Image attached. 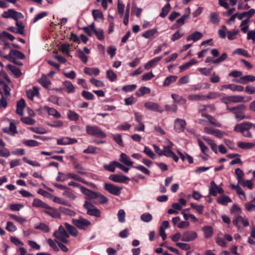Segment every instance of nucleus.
<instances>
[{"label": "nucleus", "mask_w": 255, "mask_h": 255, "mask_svg": "<svg viewBox=\"0 0 255 255\" xmlns=\"http://www.w3.org/2000/svg\"><path fill=\"white\" fill-rule=\"evenodd\" d=\"M23 143L27 146H31V147H34V146H37L39 145V143L38 142H37L36 140H24L23 141Z\"/></svg>", "instance_id": "nucleus-61"}, {"label": "nucleus", "mask_w": 255, "mask_h": 255, "mask_svg": "<svg viewBox=\"0 0 255 255\" xmlns=\"http://www.w3.org/2000/svg\"><path fill=\"white\" fill-rule=\"evenodd\" d=\"M21 121L28 125H33L35 123V121L34 119L28 117L21 118Z\"/></svg>", "instance_id": "nucleus-57"}, {"label": "nucleus", "mask_w": 255, "mask_h": 255, "mask_svg": "<svg viewBox=\"0 0 255 255\" xmlns=\"http://www.w3.org/2000/svg\"><path fill=\"white\" fill-rule=\"evenodd\" d=\"M77 142V140L76 138H71L68 137H64L57 139V144L58 145H68Z\"/></svg>", "instance_id": "nucleus-16"}, {"label": "nucleus", "mask_w": 255, "mask_h": 255, "mask_svg": "<svg viewBox=\"0 0 255 255\" xmlns=\"http://www.w3.org/2000/svg\"><path fill=\"white\" fill-rule=\"evenodd\" d=\"M255 13V10L254 9H251L248 11L244 12L243 13H240L238 15V18L239 19L241 20L244 17L247 16L249 19L250 17H251Z\"/></svg>", "instance_id": "nucleus-28"}, {"label": "nucleus", "mask_w": 255, "mask_h": 255, "mask_svg": "<svg viewBox=\"0 0 255 255\" xmlns=\"http://www.w3.org/2000/svg\"><path fill=\"white\" fill-rule=\"evenodd\" d=\"M162 58V57H156L154 59L150 60L144 65V68L146 70H149L151 68H152L156 65L157 63Z\"/></svg>", "instance_id": "nucleus-21"}, {"label": "nucleus", "mask_w": 255, "mask_h": 255, "mask_svg": "<svg viewBox=\"0 0 255 255\" xmlns=\"http://www.w3.org/2000/svg\"><path fill=\"white\" fill-rule=\"evenodd\" d=\"M217 202L222 205H226L228 203L232 202V200L229 196L223 195L217 199Z\"/></svg>", "instance_id": "nucleus-29"}, {"label": "nucleus", "mask_w": 255, "mask_h": 255, "mask_svg": "<svg viewBox=\"0 0 255 255\" xmlns=\"http://www.w3.org/2000/svg\"><path fill=\"white\" fill-rule=\"evenodd\" d=\"M86 133L92 136L99 138H105L106 134L98 126L88 125L86 127Z\"/></svg>", "instance_id": "nucleus-2"}, {"label": "nucleus", "mask_w": 255, "mask_h": 255, "mask_svg": "<svg viewBox=\"0 0 255 255\" xmlns=\"http://www.w3.org/2000/svg\"><path fill=\"white\" fill-rule=\"evenodd\" d=\"M114 140L121 146H124L122 135L120 134H115L113 135Z\"/></svg>", "instance_id": "nucleus-58"}, {"label": "nucleus", "mask_w": 255, "mask_h": 255, "mask_svg": "<svg viewBox=\"0 0 255 255\" xmlns=\"http://www.w3.org/2000/svg\"><path fill=\"white\" fill-rule=\"evenodd\" d=\"M104 188L109 193L116 196H119L121 194V191L122 189V187L110 183H105L104 184Z\"/></svg>", "instance_id": "nucleus-8"}, {"label": "nucleus", "mask_w": 255, "mask_h": 255, "mask_svg": "<svg viewBox=\"0 0 255 255\" xmlns=\"http://www.w3.org/2000/svg\"><path fill=\"white\" fill-rule=\"evenodd\" d=\"M9 216L10 217V218L15 220V221L17 222L20 224H22L26 221V219L25 218H23L22 217L17 216L15 215L9 214Z\"/></svg>", "instance_id": "nucleus-55"}, {"label": "nucleus", "mask_w": 255, "mask_h": 255, "mask_svg": "<svg viewBox=\"0 0 255 255\" xmlns=\"http://www.w3.org/2000/svg\"><path fill=\"white\" fill-rule=\"evenodd\" d=\"M95 200H97L96 201H93V203L95 204H98V203L104 204L108 202V199L104 196L98 192H97Z\"/></svg>", "instance_id": "nucleus-31"}, {"label": "nucleus", "mask_w": 255, "mask_h": 255, "mask_svg": "<svg viewBox=\"0 0 255 255\" xmlns=\"http://www.w3.org/2000/svg\"><path fill=\"white\" fill-rule=\"evenodd\" d=\"M6 67L16 78L21 76V72L18 68L10 64L7 65Z\"/></svg>", "instance_id": "nucleus-19"}, {"label": "nucleus", "mask_w": 255, "mask_h": 255, "mask_svg": "<svg viewBox=\"0 0 255 255\" xmlns=\"http://www.w3.org/2000/svg\"><path fill=\"white\" fill-rule=\"evenodd\" d=\"M197 236V234L195 231H187L183 233L181 240L183 242H189L195 240Z\"/></svg>", "instance_id": "nucleus-9"}, {"label": "nucleus", "mask_w": 255, "mask_h": 255, "mask_svg": "<svg viewBox=\"0 0 255 255\" xmlns=\"http://www.w3.org/2000/svg\"><path fill=\"white\" fill-rule=\"evenodd\" d=\"M109 179L112 181L117 183H128L129 178L123 175L112 174L110 176Z\"/></svg>", "instance_id": "nucleus-13"}, {"label": "nucleus", "mask_w": 255, "mask_h": 255, "mask_svg": "<svg viewBox=\"0 0 255 255\" xmlns=\"http://www.w3.org/2000/svg\"><path fill=\"white\" fill-rule=\"evenodd\" d=\"M44 212L53 218H60V212L56 209L47 205L44 210Z\"/></svg>", "instance_id": "nucleus-11"}, {"label": "nucleus", "mask_w": 255, "mask_h": 255, "mask_svg": "<svg viewBox=\"0 0 255 255\" xmlns=\"http://www.w3.org/2000/svg\"><path fill=\"white\" fill-rule=\"evenodd\" d=\"M39 94V89L36 87H34L32 89H29L26 91L27 97L31 100H33L34 96H38Z\"/></svg>", "instance_id": "nucleus-22"}, {"label": "nucleus", "mask_w": 255, "mask_h": 255, "mask_svg": "<svg viewBox=\"0 0 255 255\" xmlns=\"http://www.w3.org/2000/svg\"><path fill=\"white\" fill-rule=\"evenodd\" d=\"M40 83L45 88L48 87L51 85V82L48 80L46 76H42L40 80Z\"/></svg>", "instance_id": "nucleus-63"}, {"label": "nucleus", "mask_w": 255, "mask_h": 255, "mask_svg": "<svg viewBox=\"0 0 255 255\" xmlns=\"http://www.w3.org/2000/svg\"><path fill=\"white\" fill-rule=\"evenodd\" d=\"M47 206V204L38 199H34L32 202V206L37 208H42L45 209Z\"/></svg>", "instance_id": "nucleus-32"}, {"label": "nucleus", "mask_w": 255, "mask_h": 255, "mask_svg": "<svg viewBox=\"0 0 255 255\" xmlns=\"http://www.w3.org/2000/svg\"><path fill=\"white\" fill-rule=\"evenodd\" d=\"M63 195L73 200L76 198V196L72 192L71 189L68 187L64 190V192L63 193Z\"/></svg>", "instance_id": "nucleus-38"}, {"label": "nucleus", "mask_w": 255, "mask_h": 255, "mask_svg": "<svg viewBox=\"0 0 255 255\" xmlns=\"http://www.w3.org/2000/svg\"><path fill=\"white\" fill-rule=\"evenodd\" d=\"M239 33V30H234L227 31V37L229 40H233L236 38V35Z\"/></svg>", "instance_id": "nucleus-60"}, {"label": "nucleus", "mask_w": 255, "mask_h": 255, "mask_svg": "<svg viewBox=\"0 0 255 255\" xmlns=\"http://www.w3.org/2000/svg\"><path fill=\"white\" fill-rule=\"evenodd\" d=\"M156 32L157 29L156 28H153L145 31L143 33L142 36L145 38H149Z\"/></svg>", "instance_id": "nucleus-53"}, {"label": "nucleus", "mask_w": 255, "mask_h": 255, "mask_svg": "<svg viewBox=\"0 0 255 255\" xmlns=\"http://www.w3.org/2000/svg\"><path fill=\"white\" fill-rule=\"evenodd\" d=\"M59 210L63 214L71 217L74 216L76 215L75 212L73 211L63 207H59Z\"/></svg>", "instance_id": "nucleus-44"}, {"label": "nucleus", "mask_w": 255, "mask_h": 255, "mask_svg": "<svg viewBox=\"0 0 255 255\" xmlns=\"http://www.w3.org/2000/svg\"><path fill=\"white\" fill-rule=\"evenodd\" d=\"M53 236L62 243L68 242V238L69 237V235L62 225H60L58 229L53 233Z\"/></svg>", "instance_id": "nucleus-4"}, {"label": "nucleus", "mask_w": 255, "mask_h": 255, "mask_svg": "<svg viewBox=\"0 0 255 255\" xmlns=\"http://www.w3.org/2000/svg\"><path fill=\"white\" fill-rule=\"evenodd\" d=\"M170 9V5L169 3H167L162 8L160 16L164 17L168 14Z\"/></svg>", "instance_id": "nucleus-52"}, {"label": "nucleus", "mask_w": 255, "mask_h": 255, "mask_svg": "<svg viewBox=\"0 0 255 255\" xmlns=\"http://www.w3.org/2000/svg\"><path fill=\"white\" fill-rule=\"evenodd\" d=\"M1 16L3 18H11L17 21L18 19L23 18V15L19 12L16 11L12 9H9L7 11H4L1 14Z\"/></svg>", "instance_id": "nucleus-6"}, {"label": "nucleus", "mask_w": 255, "mask_h": 255, "mask_svg": "<svg viewBox=\"0 0 255 255\" xmlns=\"http://www.w3.org/2000/svg\"><path fill=\"white\" fill-rule=\"evenodd\" d=\"M63 85L66 89L68 93H73L75 92V87L72 83L69 81H65L63 83Z\"/></svg>", "instance_id": "nucleus-27"}, {"label": "nucleus", "mask_w": 255, "mask_h": 255, "mask_svg": "<svg viewBox=\"0 0 255 255\" xmlns=\"http://www.w3.org/2000/svg\"><path fill=\"white\" fill-rule=\"evenodd\" d=\"M16 25L18 28V34L24 35V25L22 22L18 21V20L16 21Z\"/></svg>", "instance_id": "nucleus-51"}, {"label": "nucleus", "mask_w": 255, "mask_h": 255, "mask_svg": "<svg viewBox=\"0 0 255 255\" xmlns=\"http://www.w3.org/2000/svg\"><path fill=\"white\" fill-rule=\"evenodd\" d=\"M140 219L144 222H149L152 220V216L150 213H146L141 215Z\"/></svg>", "instance_id": "nucleus-54"}, {"label": "nucleus", "mask_w": 255, "mask_h": 255, "mask_svg": "<svg viewBox=\"0 0 255 255\" xmlns=\"http://www.w3.org/2000/svg\"><path fill=\"white\" fill-rule=\"evenodd\" d=\"M81 192L85 195L86 200H95L97 192L93 191L84 187H80Z\"/></svg>", "instance_id": "nucleus-12"}, {"label": "nucleus", "mask_w": 255, "mask_h": 255, "mask_svg": "<svg viewBox=\"0 0 255 255\" xmlns=\"http://www.w3.org/2000/svg\"><path fill=\"white\" fill-rule=\"evenodd\" d=\"M204 232V237L206 238H210L213 234V228L210 226H204L202 228Z\"/></svg>", "instance_id": "nucleus-25"}, {"label": "nucleus", "mask_w": 255, "mask_h": 255, "mask_svg": "<svg viewBox=\"0 0 255 255\" xmlns=\"http://www.w3.org/2000/svg\"><path fill=\"white\" fill-rule=\"evenodd\" d=\"M116 161H114L111 162L109 164H105L104 165V168L108 171L110 172H114L115 171L116 164L114 163Z\"/></svg>", "instance_id": "nucleus-59"}, {"label": "nucleus", "mask_w": 255, "mask_h": 255, "mask_svg": "<svg viewBox=\"0 0 255 255\" xmlns=\"http://www.w3.org/2000/svg\"><path fill=\"white\" fill-rule=\"evenodd\" d=\"M238 146L241 148L248 149L253 148L255 146V144L252 142H239Z\"/></svg>", "instance_id": "nucleus-34"}, {"label": "nucleus", "mask_w": 255, "mask_h": 255, "mask_svg": "<svg viewBox=\"0 0 255 255\" xmlns=\"http://www.w3.org/2000/svg\"><path fill=\"white\" fill-rule=\"evenodd\" d=\"M150 89L146 87H142L139 88L136 92L135 95L137 97H141L144 94H149Z\"/></svg>", "instance_id": "nucleus-39"}, {"label": "nucleus", "mask_w": 255, "mask_h": 255, "mask_svg": "<svg viewBox=\"0 0 255 255\" xmlns=\"http://www.w3.org/2000/svg\"><path fill=\"white\" fill-rule=\"evenodd\" d=\"M25 107V103L23 99H20L17 102L16 113L22 116L23 114V109Z\"/></svg>", "instance_id": "nucleus-18"}, {"label": "nucleus", "mask_w": 255, "mask_h": 255, "mask_svg": "<svg viewBox=\"0 0 255 255\" xmlns=\"http://www.w3.org/2000/svg\"><path fill=\"white\" fill-rule=\"evenodd\" d=\"M84 72L85 73L92 75H94L95 76L98 75L100 73V70L97 68H88L86 67L84 69Z\"/></svg>", "instance_id": "nucleus-30"}, {"label": "nucleus", "mask_w": 255, "mask_h": 255, "mask_svg": "<svg viewBox=\"0 0 255 255\" xmlns=\"http://www.w3.org/2000/svg\"><path fill=\"white\" fill-rule=\"evenodd\" d=\"M106 76L107 78L112 82L116 81L117 78L116 74L112 70L107 71Z\"/></svg>", "instance_id": "nucleus-41"}, {"label": "nucleus", "mask_w": 255, "mask_h": 255, "mask_svg": "<svg viewBox=\"0 0 255 255\" xmlns=\"http://www.w3.org/2000/svg\"><path fill=\"white\" fill-rule=\"evenodd\" d=\"M255 130V125L250 122H244L237 125L234 128V130L241 132L243 136L248 138L252 137L251 129Z\"/></svg>", "instance_id": "nucleus-1"}, {"label": "nucleus", "mask_w": 255, "mask_h": 255, "mask_svg": "<svg viewBox=\"0 0 255 255\" xmlns=\"http://www.w3.org/2000/svg\"><path fill=\"white\" fill-rule=\"evenodd\" d=\"M186 122L184 120L177 119L174 122V129L177 132H181L185 128Z\"/></svg>", "instance_id": "nucleus-14"}, {"label": "nucleus", "mask_w": 255, "mask_h": 255, "mask_svg": "<svg viewBox=\"0 0 255 255\" xmlns=\"http://www.w3.org/2000/svg\"><path fill=\"white\" fill-rule=\"evenodd\" d=\"M120 161L128 166H131L133 164V162L130 160L129 157L124 153L121 154Z\"/></svg>", "instance_id": "nucleus-26"}, {"label": "nucleus", "mask_w": 255, "mask_h": 255, "mask_svg": "<svg viewBox=\"0 0 255 255\" xmlns=\"http://www.w3.org/2000/svg\"><path fill=\"white\" fill-rule=\"evenodd\" d=\"M202 116L206 117L208 119L207 123H209L210 124L215 125L217 127H220L221 125L217 123L215 118L212 116L208 114H202Z\"/></svg>", "instance_id": "nucleus-33"}, {"label": "nucleus", "mask_w": 255, "mask_h": 255, "mask_svg": "<svg viewBox=\"0 0 255 255\" xmlns=\"http://www.w3.org/2000/svg\"><path fill=\"white\" fill-rule=\"evenodd\" d=\"M204 98V95L199 94H190L188 96V99L191 101H203Z\"/></svg>", "instance_id": "nucleus-40"}, {"label": "nucleus", "mask_w": 255, "mask_h": 255, "mask_svg": "<svg viewBox=\"0 0 255 255\" xmlns=\"http://www.w3.org/2000/svg\"><path fill=\"white\" fill-rule=\"evenodd\" d=\"M72 223L80 230H85L91 226V222L85 218L80 217L78 219H72Z\"/></svg>", "instance_id": "nucleus-5"}, {"label": "nucleus", "mask_w": 255, "mask_h": 255, "mask_svg": "<svg viewBox=\"0 0 255 255\" xmlns=\"http://www.w3.org/2000/svg\"><path fill=\"white\" fill-rule=\"evenodd\" d=\"M184 35V33L180 30L177 31L175 33H174L171 37V40L173 41H175L179 39H180L181 37Z\"/></svg>", "instance_id": "nucleus-64"}, {"label": "nucleus", "mask_w": 255, "mask_h": 255, "mask_svg": "<svg viewBox=\"0 0 255 255\" xmlns=\"http://www.w3.org/2000/svg\"><path fill=\"white\" fill-rule=\"evenodd\" d=\"M64 225L68 232L69 235H71L73 237H77L78 236V232L75 227L67 223H65Z\"/></svg>", "instance_id": "nucleus-20"}, {"label": "nucleus", "mask_w": 255, "mask_h": 255, "mask_svg": "<svg viewBox=\"0 0 255 255\" xmlns=\"http://www.w3.org/2000/svg\"><path fill=\"white\" fill-rule=\"evenodd\" d=\"M203 37V34L198 31H195L189 35L186 38L187 41H196Z\"/></svg>", "instance_id": "nucleus-24"}, {"label": "nucleus", "mask_w": 255, "mask_h": 255, "mask_svg": "<svg viewBox=\"0 0 255 255\" xmlns=\"http://www.w3.org/2000/svg\"><path fill=\"white\" fill-rule=\"evenodd\" d=\"M83 207L87 210V215L96 217H100L101 211L90 201L86 200Z\"/></svg>", "instance_id": "nucleus-3"}, {"label": "nucleus", "mask_w": 255, "mask_h": 255, "mask_svg": "<svg viewBox=\"0 0 255 255\" xmlns=\"http://www.w3.org/2000/svg\"><path fill=\"white\" fill-rule=\"evenodd\" d=\"M3 58L9 60L13 61V60L19 59H23L25 56L21 52L16 50H11L8 55L3 56Z\"/></svg>", "instance_id": "nucleus-7"}, {"label": "nucleus", "mask_w": 255, "mask_h": 255, "mask_svg": "<svg viewBox=\"0 0 255 255\" xmlns=\"http://www.w3.org/2000/svg\"><path fill=\"white\" fill-rule=\"evenodd\" d=\"M144 107L149 110L153 111L162 113L163 110L156 103L152 102H147L144 104Z\"/></svg>", "instance_id": "nucleus-15"}, {"label": "nucleus", "mask_w": 255, "mask_h": 255, "mask_svg": "<svg viewBox=\"0 0 255 255\" xmlns=\"http://www.w3.org/2000/svg\"><path fill=\"white\" fill-rule=\"evenodd\" d=\"M226 87L234 91H238L241 92L244 90V87L243 86L235 84H229L226 86Z\"/></svg>", "instance_id": "nucleus-47"}, {"label": "nucleus", "mask_w": 255, "mask_h": 255, "mask_svg": "<svg viewBox=\"0 0 255 255\" xmlns=\"http://www.w3.org/2000/svg\"><path fill=\"white\" fill-rule=\"evenodd\" d=\"M230 97L232 103H237L246 102L244 97L241 96H230Z\"/></svg>", "instance_id": "nucleus-46"}, {"label": "nucleus", "mask_w": 255, "mask_h": 255, "mask_svg": "<svg viewBox=\"0 0 255 255\" xmlns=\"http://www.w3.org/2000/svg\"><path fill=\"white\" fill-rule=\"evenodd\" d=\"M238 183L243 187L247 186L250 189H252L253 187V183L252 180H248L245 181L244 179H242L241 181L238 182Z\"/></svg>", "instance_id": "nucleus-45"}, {"label": "nucleus", "mask_w": 255, "mask_h": 255, "mask_svg": "<svg viewBox=\"0 0 255 255\" xmlns=\"http://www.w3.org/2000/svg\"><path fill=\"white\" fill-rule=\"evenodd\" d=\"M177 77L176 76H170L168 77H167L163 83V86H169L171 83L175 82Z\"/></svg>", "instance_id": "nucleus-48"}, {"label": "nucleus", "mask_w": 255, "mask_h": 255, "mask_svg": "<svg viewBox=\"0 0 255 255\" xmlns=\"http://www.w3.org/2000/svg\"><path fill=\"white\" fill-rule=\"evenodd\" d=\"M171 97L176 103L181 104H185L186 103V100L178 95L172 94L171 95Z\"/></svg>", "instance_id": "nucleus-35"}, {"label": "nucleus", "mask_w": 255, "mask_h": 255, "mask_svg": "<svg viewBox=\"0 0 255 255\" xmlns=\"http://www.w3.org/2000/svg\"><path fill=\"white\" fill-rule=\"evenodd\" d=\"M90 82L91 84H93L97 87H103L104 86V83L100 80L96 79L95 78H91L90 79Z\"/></svg>", "instance_id": "nucleus-62"}, {"label": "nucleus", "mask_w": 255, "mask_h": 255, "mask_svg": "<svg viewBox=\"0 0 255 255\" xmlns=\"http://www.w3.org/2000/svg\"><path fill=\"white\" fill-rule=\"evenodd\" d=\"M210 20L214 24H218L220 21L219 15L217 13L213 12L211 13L209 16Z\"/></svg>", "instance_id": "nucleus-37"}, {"label": "nucleus", "mask_w": 255, "mask_h": 255, "mask_svg": "<svg viewBox=\"0 0 255 255\" xmlns=\"http://www.w3.org/2000/svg\"><path fill=\"white\" fill-rule=\"evenodd\" d=\"M29 129L32 131L39 134H44L47 132L46 130L44 128L41 127H31L29 128Z\"/></svg>", "instance_id": "nucleus-50"}, {"label": "nucleus", "mask_w": 255, "mask_h": 255, "mask_svg": "<svg viewBox=\"0 0 255 255\" xmlns=\"http://www.w3.org/2000/svg\"><path fill=\"white\" fill-rule=\"evenodd\" d=\"M224 192V190L216 184L214 181H212L210 182V186L209 187V194L213 196H216L217 193L221 194H223Z\"/></svg>", "instance_id": "nucleus-10"}, {"label": "nucleus", "mask_w": 255, "mask_h": 255, "mask_svg": "<svg viewBox=\"0 0 255 255\" xmlns=\"http://www.w3.org/2000/svg\"><path fill=\"white\" fill-rule=\"evenodd\" d=\"M92 14L96 20L98 19H103V14L102 12L99 10H93Z\"/></svg>", "instance_id": "nucleus-56"}, {"label": "nucleus", "mask_w": 255, "mask_h": 255, "mask_svg": "<svg viewBox=\"0 0 255 255\" xmlns=\"http://www.w3.org/2000/svg\"><path fill=\"white\" fill-rule=\"evenodd\" d=\"M198 143L202 153L208 155L209 152V149L207 146H206L200 139L198 140Z\"/></svg>", "instance_id": "nucleus-43"}, {"label": "nucleus", "mask_w": 255, "mask_h": 255, "mask_svg": "<svg viewBox=\"0 0 255 255\" xmlns=\"http://www.w3.org/2000/svg\"><path fill=\"white\" fill-rule=\"evenodd\" d=\"M238 106H243L244 107V108H242L241 110H235V111L234 112V114L235 115L236 118L239 121L244 119H249L250 118V116H245L243 114V112L246 109V106L244 105H240Z\"/></svg>", "instance_id": "nucleus-17"}, {"label": "nucleus", "mask_w": 255, "mask_h": 255, "mask_svg": "<svg viewBox=\"0 0 255 255\" xmlns=\"http://www.w3.org/2000/svg\"><path fill=\"white\" fill-rule=\"evenodd\" d=\"M221 96V94L216 92H210L207 95H204L205 100L215 99Z\"/></svg>", "instance_id": "nucleus-36"}, {"label": "nucleus", "mask_w": 255, "mask_h": 255, "mask_svg": "<svg viewBox=\"0 0 255 255\" xmlns=\"http://www.w3.org/2000/svg\"><path fill=\"white\" fill-rule=\"evenodd\" d=\"M46 108L47 109V112L49 115H52L56 118H59L61 117V114L55 109L47 107H46Z\"/></svg>", "instance_id": "nucleus-49"}, {"label": "nucleus", "mask_w": 255, "mask_h": 255, "mask_svg": "<svg viewBox=\"0 0 255 255\" xmlns=\"http://www.w3.org/2000/svg\"><path fill=\"white\" fill-rule=\"evenodd\" d=\"M255 81V76L252 75H246L241 77L239 80H237L238 83L241 84H246L250 82Z\"/></svg>", "instance_id": "nucleus-23"}, {"label": "nucleus", "mask_w": 255, "mask_h": 255, "mask_svg": "<svg viewBox=\"0 0 255 255\" xmlns=\"http://www.w3.org/2000/svg\"><path fill=\"white\" fill-rule=\"evenodd\" d=\"M67 117L71 121H77L79 120V115L74 111L69 110L67 113Z\"/></svg>", "instance_id": "nucleus-42"}]
</instances>
